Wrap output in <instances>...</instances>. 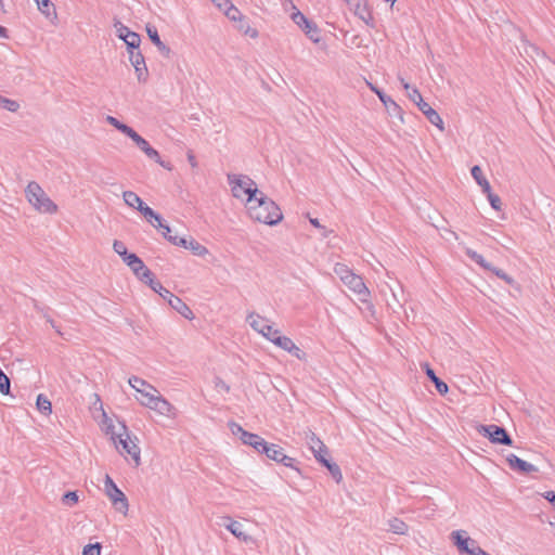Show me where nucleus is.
<instances>
[{
    "label": "nucleus",
    "instance_id": "obj_1",
    "mask_svg": "<svg viewBox=\"0 0 555 555\" xmlns=\"http://www.w3.org/2000/svg\"><path fill=\"white\" fill-rule=\"evenodd\" d=\"M246 208L253 220L268 225H275L283 218L280 207L261 191L251 199H246Z\"/></svg>",
    "mask_w": 555,
    "mask_h": 555
},
{
    "label": "nucleus",
    "instance_id": "obj_2",
    "mask_svg": "<svg viewBox=\"0 0 555 555\" xmlns=\"http://www.w3.org/2000/svg\"><path fill=\"white\" fill-rule=\"evenodd\" d=\"M28 203L40 214H55L57 205L47 195L39 183L31 181L25 189Z\"/></svg>",
    "mask_w": 555,
    "mask_h": 555
},
{
    "label": "nucleus",
    "instance_id": "obj_3",
    "mask_svg": "<svg viewBox=\"0 0 555 555\" xmlns=\"http://www.w3.org/2000/svg\"><path fill=\"white\" fill-rule=\"evenodd\" d=\"M228 182L235 198L243 199L244 196H247L251 199L260 193L255 181L248 176L230 173L228 175Z\"/></svg>",
    "mask_w": 555,
    "mask_h": 555
},
{
    "label": "nucleus",
    "instance_id": "obj_4",
    "mask_svg": "<svg viewBox=\"0 0 555 555\" xmlns=\"http://www.w3.org/2000/svg\"><path fill=\"white\" fill-rule=\"evenodd\" d=\"M140 404L157 412L160 415L167 417L176 416V408L167 399H165L159 393V391L150 396L147 400H140Z\"/></svg>",
    "mask_w": 555,
    "mask_h": 555
},
{
    "label": "nucleus",
    "instance_id": "obj_5",
    "mask_svg": "<svg viewBox=\"0 0 555 555\" xmlns=\"http://www.w3.org/2000/svg\"><path fill=\"white\" fill-rule=\"evenodd\" d=\"M104 487L105 493L112 501L115 508L119 512L126 513L129 506L128 500L108 475L105 477Z\"/></svg>",
    "mask_w": 555,
    "mask_h": 555
},
{
    "label": "nucleus",
    "instance_id": "obj_6",
    "mask_svg": "<svg viewBox=\"0 0 555 555\" xmlns=\"http://www.w3.org/2000/svg\"><path fill=\"white\" fill-rule=\"evenodd\" d=\"M479 434L488 437L492 443L512 446L513 440L505 428L498 425H481L478 429Z\"/></svg>",
    "mask_w": 555,
    "mask_h": 555
},
{
    "label": "nucleus",
    "instance_id": "obj_7",
    "mask_svg": "<svg viewBox=\"0 0 555 555\" xmlns=\"http://www.w3.org/2000/svg\"><path fill=\"white\" fill-rule=\"evenodd\" d=\"M343 283L354 294L359 296V300L362 302H367L370 297V291L366 287L363 279L352 272L350 275H347Z\"/></svg>",
    "mask_w": 555,
    "mask_h": 555
},
{
    "label": "nucleus",
    "instance_id": "obj_8",
    "mask_svg": "<svg viewBox=\"0 0 555 555\" xmlns=\"http://www.w3.org/2000/svg\"><path fill=\"white\" fill-rule=\"evenodd\" d=\"M261 454H264L268 459L281 463L286 467H293L295 461L293 457L286 455L280 446L274 443L267 442Z\"/></svg>",
    "mask_w": 555,
    "mask_h": 555
},
{
    "label": "nucleus",
    "instance_id": "obj_9",
    "mask_svg": "<svg viewBox=\"0 0 555 555\" xmlns=\"http://www.w3.org/2000/svg\"><path fill=\"white\" fill-rule=\"evenodd\" d=\"M220 519L219 525L228 529L235 538L245 543L251 541V537L244 531V527L240 521L233 520L230 516H223Z\"/></svg>",
    "mask_w": 555,
    "mask_h": 555
},
{
    "label": "nucleus",
    "instance_id": "obj_10",
    "mask_svg": "<svg viewBox=\"0 0 555 555\" xmlns=\"http://www.w3.org/2000/svg\"><path fill=\"white\" fill-rule=\"evenodd\" d=\"M129 385L140 393V398L138 400H147V398L152 395H155L158 390L147 383L146 380L138 377V376H131L128 379Z\"/></svg>",
    "mask_w": 555,
    "mask_h": 555
},
{
    "label": "nucleus",
    "instance_id": "obj_11",
    "mask_svg": "<svg viewBox=\"0 0 555 555\" xmlns=\"http://www.w3.org/2000/svg\"><path fill=\"white\" fill-rule=\"evenodd\" d=\"M451 539L461 553L470 555L472 547L477 543L474 539L469 538L464 530H455L451 533Z\"/></svg>",
    "mask_w": 555,
    "mask_h": 555
},
{
    "label": "nucleus",
    "instance_id": "obj_12",
    "mask_svg": "<svg viewBox=\"0 0 555 555\" xmlns=\"http://www.w3.org/2000/svg\"><path fill=\"white\" fill-rule=\"evenodd\" d=\"M171 244L190 249L195 256L199 257H204L209 253L204 245L193 238L188 240L183 237H173V240H171Z\"/></svg>",
    "mask_w": 555,
    "mask_h": 555
},
{
    "label": "nucleus",
    "instance_id": "obj_13",
    "mask_svg": "<svg viewBox=\"0 0 555 555\" xmlns=\"http://www.w3.org/2000/svg\"><path fill=\"white\" fill-rule=\"evenodd\" d=\"M506 461L512 469L519 470L525 474L537 473L539 469L537 466L521 460L515 454H509Z\"/></svg>",
    "mask_w": 555,
    "mask_h": 555
},
{
    "label": "nucleus",
    "instance_id": "obj_14",
    "mask_svg": "<svg viewBox=\"0 0 555 555\" xmlns=\"http://www.w3.org/2000/svg\"><path fill=\"white\" fill-rule=\"evenodd\" d=\"M417 107L426 116L429 122L438 127L441 131L444 129L440 115L428 103L423 100L417 104Z\"/></svg>",
    "mask_w": 555,
    "mask_h": 555
},
{
    "label": "nucleus",
    "instance_id": "obj_15",
    "mask_svg": "<svg viewBox=\"0 0 555 555\" xmlns=\"http://www.w3.org/2000/svg\"><path fill=\"white\" fill-rule=\"evenodd\" d=\"M146 33L151 41L157 47L158 51L166 57L170 56L171 50L166 46L158 35L157 28L151 24L146 25Z\"/></svg>",
    "mask_w": 555,
    "mask_h": 555
},
{
    "label": "nucleus",
    "instance_id": "obj_16",
    "mask_svg": "<svg viewBox=\"0 0 555 555\" xmlns=\"http://www.w3.org/2000/svg\"><path fill=\"white\" fill-rule=\"evenodd\" d=\"M170 307L175 309L178 313H180L182 317H184L188 320L194 319V313L190 309V307L178 296L176 295H169V302Z\"/></svg>",
    "mask_w": 555,
    "mask_h": 555
},
{
    "label": "nucleus",
    "instance_id": "obj_17",
    "mask_svg": "<svg viewBox=\"0 0 555 555\" xmlns=\"http://www.w3.org/2000/svg\"><path fill=\"white\" fill-rule=\"evenodd\" d=\"M354 14L361 18L367 26L373 27V16L366 1L358 0L354 5Z\"/></svg>",
    "mask_w": 555,
    "mask_h": 555
},
{
    "label": "nucleus",
    "instance_id": "obj_18",
    "mask_svg": "<svg viewBox=\"0 0 555 555\" xmlns=\"http://www.w3.org/2000/svg\"><path fill=\"white\" fill-rule=\"evenodd\" d=\"M288 8L292 9L291 18L296 25H298L300 28L304 26L310 27V21L306 18V16L295 7L292 1L284 3V10L287 11Z\"/></svg>",
    "mask_w": 555,
    "mask_h": 555
},
{
    "label": "nucleus",
    "instance_id": "obj_19",
    "mask_svg": "<svg viewBox=\"0 0 555 555\" xmlns=\"http://www.w3.org/2000/svg\"><path fill=\"white\" fill-rule=\"evenodd\" d=\"M370 87L371 90L376 93V95L379 98L390 114L401 113L400 106L390 96L385 94L382 90L373 87L372 85H370Z\"/></svg>",
    "mask_w": 555,
    "mask_h": 555
},
{
    "label": "nucleus",
    "instance_id": "obj_20",
    "mask_svg": "<svg viewBox=\"0 0 555 555\" xmlns=\"http://www.w3.org/2000/svg\"><path fill=\"white\" fill-rule=\"evenodd\" d=\"M149 158L155 160L160 166L168 168L169 167L162 160L159 153L150 145V143L143 138L142 141H139L137 145Z\"/></svg>",
    "mask_w": 555,
    "mask_h": 555
},
{
    "label": "nucleus",
    "instance_id": "obj_21",
    "mask_svg": "<svg viewBox=\"0 0 555 555\" xmlns=\"http://www.w3.org/2000/svg\"><path fill=\"white\" fill-rule=\"evenodd\" d=\"M119 443L122 446V450H125V452L133 459L135 464L139 465L140 464V448L133 441H131L128 436L126 439H122L120 437Z\"/></svg>",
    "mask_w": 555,
    "mask_h": 555
},
{
    "label": "nucleus",
    "instance_id": "obj_22",
    "mask_svg": "<svg viewBox=\"0 0 555 555\" xmlns=\"http://www.w3.org/2000/svg\"><path fill=\"white\" fill-rule=\"evenodd\" d=\"M244 444H247L251 448H254L257 452L261 453L263 448H266L267 441L261 438L257 434H244V438L242 441Z\"/></svg>",
    "mask_w": 555,
    "mask_h": 555
},
{
    "label": "nucleus",
    "instance_id": "obj_23",
    "mask_svg": "<svg viewBox=\"0 0 555 555\" xmlns=\"http://www.w3.org/2000/svg\"><path fill=\"white\" fill-rule=\"evenodd\" d=\"M246 321L250 325V327L257 333H263L264 326L268 323V320L256 312H250L247 315Z\"/></svg>",
    "mask_w": 555,
    "mask_h": 555
},
{
    "label": "nucleus",
    "instance_id": "obj_24",
    "mask_svg": "<svg viewBox=\"0 0 555 555\" xmlns=\"http://www.w3.org/2000/svg\"><path fill=\"white\" fill-rule=\"evenodd\" d=\"M426 375L435 384L436 390L440 395L443 396L448 392V390H449L448 385L436 375L434 370L428 364H426Z\"/></svg>",
    "mask_w": 555,
    "mask_h": 555
},
{
    "label": "nucleus",
    "instance_id": "obj_25",
    "mask_svg": "<svg viewBox=\"0 0 555 555\" xmlns=\"http://www.w3.org/2000/svg\"><path fill=\"white\" fill-rule=\"evenodd\" d=\"M473 178L481 186L482 192L489 193L491 190L489 181L483 177L482 170L479 166H474L470 170Z\"/></svg>",
    "mask_w": 555,
    "mask_h": 555
},
{
    "label": "nucleus",
    "instance_id": "obj_26",
    "mask_svg": "<svg viewBox=\"0 0 555 555\" xmlns=\"http://www.w3.org/2000/svg\"><path fill=\"white\" fill-rule=\"evenodd\" d=\"M400 82L403 89L406 91L408 98L414 102L416 105L423 101V98L417 90V88L412 87L409 82H406L403 78H400Z\"/></svg>",
    "mask_w": 555,
    "mask_h": 555
},
{
    "label": "nucleus",
    "instance_id": "obj_27",
    "mask_svg": "<svg viewBox=\"0 0 555 555\" xmlns=\"http://www.w3.org/2000/svg\"><path fill=\"white\" fill-rule=\"evenodd\" d=\"M122 198L126 205L137 210H139V207L143 204V201L140 198V196L132 191H125L122 193Z\"/></svg>",
    "mask_w": 555,
    "mask_h": 555
},
{
    "label": "nucleus",
    "instance_id": "obj_28",
    "mask_svg": "<svg viewBox=\"0 0 555 555\" xmlns=\"http://www.w3.org/2000/svg\"><path fill=\"white\" fill-rule=\"evenodd\" d=\"M465 254L467 255V257L469 259H472L474 262L479 264L485 270L492 269V264L490 262H488L480 254L473 250L472 248H466Z\"/></svg>",
    "mask_w": 555,
    "mask_h": 555
},
{
    "label": "nucleus",
    "instance_id": "obj_29",
    "mask_svg": "<svg viewBox=\"0 0 555 555\" xmlns=\"http://www.w3.org/2000/svg\"><path fill=\"white\" fill-rule=\"evenodd\" d=\"M36 405L38 411L43 415H49L52 412L51 401L42 393L38 395Z\"/></svg>",
    "mask_w": 555,
    "mask_h": 555
},
{
    "label": "nucleus",
    "instance_id": "obj_30",
    "mask_svg": "<svg viewBox=\"0 0 555 555\" xmlns=\"http://www.w3.org/2000/svg\"><path fill=\"white\" fill-rule=\"evenodd\" d=\"M308 444L312 453L320 452V451H326V446L323 443V441L320 440L319 437L315 436L314 433H310L308 436Z\"/></svg>",
    "mask_w": 555,
    "mask_h": 555
},
{
    "label": "nucleus",
    "instance_id": "obj_31",
    "mask_svg": "<svg viewBox=\"0 0 555 555\" xmlns=\"http://www.w3.org/2000/svg\"><path fill=\"white\" fill-rule=\"evenodd\" d=\"M388 525H389V529L393 532V533H397V534H405L406 531H408V525L399 519V518H391L389 521H388Z\"/></svg>",
    "mask_w": 555,
    "mask_h": 555
},
{
    "label": "nucleus",
    "instance_id": "obj_32",
    "mask_svg": "<svg viewBox=\"0 0 555 555\" xmlns=\"http://www.w3.org/2000/svg\"><path fill=\"white\" fill-rule=\"evenodd\" d=\"M38 10L48 18L56 17L55 7L50 0H40Z\"/></svg>",
    "mask_w": 555,
    "mask_h": 555
},
{
    "label": "nucleus",
    "instance_id": "obj_33",
    "mask_svg": "<svg viewBox=\"0 0 555 555\" xmlns=\"http://www.w3.org/2000/svg\"><path fill=\"white\" fill-rule=\"evenodd\" d=\"M138 279L141 282L147 284L152 289H156V287L162 289L160 282L154 280V274H153V272L150 269L144 271L140 276H138Z\"/></svg>",
    "mask_w": 555,
    "mask_h": 555
},
{
    "label": "nucleus",
    "instance_id": "obj_34",
    "mask_svg": "<svg viewBox=\"0 0 555 555\" xmlns=\"http://www.w3.org/2000/svg\"><path fill=\"white\" fill-rule=\"evenodd\" d=\"M124 42L127 44L128 50L139 49L141 43L140 36L134 31H127L124 38Z\"/></svg>",
    "mask_w": 555,
    "mask_h": 555
},
{
    "label": "nucleus",
    "instance_id": "obj_35",
    "mask_svg": "<svg viewBox=\"0 0 555 555\" xmlns=\"http://www.w3.org/2000/svg\"><path fill=\"white\" fill-rule=\"evenodd\" d=\"M227 17L234 22H240L243 18L242 13L231 2L222 10Z\"/></svg>",
    "mask_w": 555,
    "mask_h": 555
},
{
    "label": "nucleus",
    "instance_id": "obj_36",
    "mask_svg": "<svg viewBox=\"0 0 555 555\" xmlns=\"http://www.w3.org/2000/svg\"><path fill=\"white\" fill-rule=\"evenodd\" d=\"M0 107L9 112L15 113L20 109V103L15 100H11L9 98L0 95Z\"/></svg>",
    "mask_w": 555,
    "mask_h": 555
},
{
    "label": "nucleus",
    "instance_id": "obj_37",
    "mask_svg": "<svg viewBox=\"0 0 555 555\" xmlns=\"http://www.w3.org/2000/svg\"><path fill=\"white\" fill-rule=\"evenodd\" d=\"M128 53H129V61L132 64V66L143 65V63H145L144 56L139 51V49H130V50H128Z\"/></svg>",
    "mask_w": 555,
    "mask_h": 555
},
{
    "label": "nucleus",
    "instance_id": "obj_38",
    "mask_svg": "<svg viewBox=\"0 0 555 555\" xmlns=\"http://www.w3.org/2000/svg\"><path fill=\"white\" fill-rule=\"evenodd\" d=\"M238 23L240 24H238L237 28L242 33H244V35H247L250 38H256L258 36V31L255 28H251L247 21L242 18Z\"/></svg>",
    "mask_w": 555,
    "mask_h": 555
},
{
    "label": "nucleus",
    "instance_id": "obj_39",
    "mask_svg": "<svg viewBox=\"0 0 555 555\" xmlns=\"http://www.w3.org/2000/svg\"><path fill=\"white\" fill-rule=\"evenodd\" d=\"M273 344L275 346H278L279 348L285 350V351H288L289 348H292V345L294 344V341L287 337V336H276L275 337V340H273Z\"/></svg>",
    "mask_w": 555,
    "mask_h": 555
},
{
    "label": "nucleus",
    "instance_id": "obj_40",
    "mask_svg": "<svg viewBox=\"0 0 555 555\" xmlns=\"http://www.w3.org/2000/svg\"><path fill=\"white\" fill-rule=\"evenodd\" d=\"M306 35L313 41V42H319L320 41V35H319V30H318V27L314 23L310 22V27H306L304 26L301 28Z\"/></svg>",
    "mask_w": 555,
    "mask_h": 555
},
{
    "label": "nucleus",
    "instance_id": "obj_41",
    "mask_svg": "<svg viewBox=\"0 0 555 555\" xmlns=\"http://www.w3.org/2000/svg\"><path fill=\"white\" fill-rule=\"evenodd\" d=\"M325 467L328 469L331 476L334 478L336 482L341 481L343 474L339 466L336 463L330 462Z\"/></svg>",
    "mask_w": 555,
    "mask_h": 555
},
{
    "label": "nucleus",
    "instance_id": "obj_42",
    "mask_svg": "<svg viewBox=\"0 0 555 555\" xmlns=\"http://www.w3.org/2000/svg\"><path fill=\"white\" fill-rule=\"evenodd\" d=\"M11 382L8 375L0 369V392L2 395L10 393Z\"/></svg>",
    "mask_w": 555,
    "mask_h": 555
},
{
    "label": "nucleus",
    "instance_id": "obj_43",
    "mask_svg": "<svg viewBox=\"0 0 555 555\" xmlns=\"http://www.w3.org/2000/svg\"><path fill=\"white\" fill-rule=\"evenodd\" d=\"M334 272L336 275L339 276V279L341 280V282L344 281V279L347 276V275H350L353 271L350 270L346 264L344 263H336V266L334 267Z\"/></svg>",
    "mask_w": 555,
    "mask_h": 555
},
{
    "label": "nucleus",
    "instance_id": "obj_44",
    "mask_svg": "<svg viewBox=\"0 0 555 555\" xmlns=\"http://www.w3.org/2000/svg\"><path fill=\"white\" fill-rule=\"evenodd\" d=\"M264 338L273 343L275 340L276 336H280V331L276 328H273L270 324H266L263 333H260Z\"/></svg>",
    "mask_w": 555,
    "mask_h": 555
},
{
    "label": "nucleus",
    "instance_id": "obj_45",
    "mask_svg": "<svg viewBox=\"0 0 555 555\" xmlns=\"http://www.w3.org/2000/svg\"><path fill=\"white\" fill-rule=\"evenodd\" d=\"M138 211H140L144 216L147 222L154 224L152 218H156V212L151 207L143 203L142 206L139 207Z\"/></svg>",
    "mask_w": 555,
    "mask_h": 555
},
{
    "label": "nucleus",
    "instance_id": "obj_46",
    "mask_svg": "<svg viewBox=\"0 0 555 555\" xmlns=\"http://www.w3.org/2000/svg\"><path fill=\"white\" fill-rule=\"evenodd\" d=\"M135 70L137 78L140 82H145L149 76L147 67L145 63L143 65L133 66Z\"/></svg>",
    "mask_w": 555,
    "mask_h": 555
},
{
    "label": "nucleus",
    "instance_id": "obj_47",
    "mask_svg": "<svg viewBox=\"0 0 555 555\" xmlns=\"http://www.w3.org/2000/svg\"><path fill=\"white\" fill-rule=\"evenodd\" d=\"M487 271L494 273L498 278L504 280L509 285L514 284V279L506 274L502 269L492 266V269H487Z\"/></svg>",
    "mask_w": 555,
    "mask_h": 555
},
{
    "label": "nucleus",
    "instance_id": "obj_48",
    "mask_svg": "<svg viewBox=\"0 0 555 555\" xmlns=\"http://www.w3.org/2000/svg\"><path fill=\"white\" fill-rule=\"evenodd\" d=\"M486 194H487V197H488V201H489L491 207L495 210H501L502 202H501L500 196L492 193L491 190L489 191V193H486Z\"/></svg>",
    "mask_w": 555,
    "mask_h": 555
},
{
    "label": "nucleus",
    "instance_id": "obj_49",
    "mask_svg": "<svg viewBox=\"0 0 555 555\" xmlns=\"http://www.w3.org/2000/svg\"><path fill=\"white\" fill-rule=\"evenodd\" d=\"M62 502L68 506H73L78 502V494L76 491H68L66 492L63 498Z\"/></svg>",
    "mask_w": 555,
    "mask_h": 555
},
{
    "label": "nucleus",
    "instance_id": "obj_50",
    "mask_svg": "<svg viewBox=\"0 0 555 555\" xmlns=\"http://www.w3.org/2000/svg\"><path fill=\"white\" fill-rule=\"evenodd\" d=\"M230 430L233 435L238 436L241 441H243L244 434H250L249 431L243 429V427L234 422L229 424Z\"/></svg>",
    "mask_w": 555,
    "mask_h": 555
},
{
    "label": "nucleus",
    "instance_id": "obj_51",
    "mask_svg": "<svg viewBox=\"0 0 555 555\" xmlns=\"http://www.w3.org/2000/svg\"><path fill=\"white\" fill-rule=\"evenodd\" d=\"M122 261L129 267L132 268L133 266L138 264V261L140 258L132 253H126V255L121 256Z\"/></svg>",
    "mask_w": 555,
    "mask_h": 555
},
{
    "label": "nucleus",
    "instance_id": "obj_52",
    "mask_svg": "<svg viewBox=\"0 0 555 555\" xmlns=\"http://www.w3.org/2000/svg\"><path fill=\"white\" fill-rule=\"evenodd\" d=\"M101 553V544L94 543V544H88L83 547V555H100Z\"/></svg>",
    "mask_w": 555,
    "mask_h": 555
},
{
    "label": "nucleus",
    "instance_id": "obj_53",
    "mask_svg": "<svg viewBox=\"0 0 555 555\" xmlns=\"http://www.w3.org/2000/svg\"><path fill=\"white\" fill-rule=\"evenodd\" d=\"M106 121L122 133L128 128V125L120 122L117 118L113 116H107Z\"/></svg>",
    "mask_w": 555,
    "mask_h": 555
},
{
    "label": "nucleus",
    "instance_id": "obj_54",
    "mask_svg": "<svg viewBox=\"0 0 555 555\" xmlns=\"http://www.w3.org/2000/svg\"><path fill=\"white\" fill-rule=\"evenodd\" d=\"M114 27L116 29L117 37L124 41L126 33L130 31V29L119 21L114 23Z\"/></svg>",
    "mask_w": 555,
    "mask_h": 555
},
{
    "label": "nucleus",
    "instance_id": "obj_55",
    "mask_svg": "<svg viewBox=\"0 0 555 555\" xmlns=\"http://www.w3.org/2000/svg\"><path fill=\"white\" fill-rule=\"evenodd\" d=\"M315 460L321 463L323 466H326L331 461L327 459L328 456V449L326 448V451H320L313 453Z\"/></svg>",
    "mask_w": 555,
    "mask_h": 555
},
{
    "label": "nucleus",
    "instance_id": "obj_56",
    "mask_svg": "<svg viewBox=\"0 0 555 555\" xmlns=\"http://www.w3.org/2000/svg\"><path fill=\"white\" fill-rule=\"evenodd\" d=\"M287 352L296 357L298 360H306V352H304L295 343Z\"/></svg>",
    "mask_w": 555,
    "mask_h": 555
},
{
    "label": "nucleus",
    "instance_id": "obj_57",
    "mask_svg": "<svg viewBox=\"0 0 555 555\" xmlns=\"http://www.w3.org/2000/svg\"><path fill=\"white\" fill-rule=\"evenodd\" d=\"M124 134L129 137L137 145L139 144V141L143 140V137H141L137 131H134L131 127L128 126V128L125 130Z\"/></svg>",
    "mask_w": 555,
    "mask_h": 555
},
{
    "label": "nucleus",
    "instance_id": "obj_58",
    "mask_svg": "<svg viewBox=\"0 0 555 555\" xmlns=\"http://www.w3.org/2000/svg\"><path fill=\"white\" fill-rule=\"evenodd\" d=\"M113 249L116 254H118L120 257L122 255H126V253L128 251L127 250V247L126 245L124 244V242L121 241H118V240H115L114 243H113Z\"/></svg>",
    "mask_w": 555,
    "mask_h": 555
},
{
    "label": "nucleus",
    "instance_id": "obj_59",
    "mask_svg": "<svg viewBox=\"0 0 555 555\" xmlns=\"http://www.w3.org/2000/svg\"><path fill=\"white\" fill-rule=\"evenodd\" d=\"M152 221L154 222V224H152L153 227L159 230H166L167 232H170L169 225L163 222V219L159 214L156 212V218H152Z\"/></svg>",
    "mask_w": 555,
    "mask_h": 555
},
{
    "label": "nucleus",
    "instance_id": "obj_60",
    "mask_svg": "<svg viewBox=\"0 0 555 555\" xmlns=\"http://www.w3.org/2000/svg\"><path fill=\"white\" fill-rule=\"evenodd\" d=\"M130 269L137 278L140 276L144 271L149 270V268L144 264L141 258L138 261V264L133 266Z\"/></svg>",
    "mask_w": 555,
    "mask_h": 555
},
{
    "label": "nucleus",
    "instance_id": "obj_61",
    "mask_svg": "<svg viewBox=\"0 0 555 555\" xmlns=\"http://www.w3.org/2000/svg\"><path fill=\"white\" fill-rule=\"evenodd\" d=\"M155 293L159 294V296H162L165 300H167L169 302V295H173L170 291H168L167 288H165L163 285H162V289H159L158 287H156V289H153Z\"/></svg>",
    "mask_w": 555,
    "mask_h": 555
},
{
    "label": "nucleus",
    "instance_id": "obj_62",
    "mask_svg": "<svg viewBox=\"0 0 555 555\" xmlns=\"http://www.w3.org/2000/svg\"><path fill=\"white\" fill-rule=\"evenodd\" d=\"M470 555H490L488 552L483 551L477 543L472 547Z\"/></svg>",
    "mask_w": 555,
    "mask_h": 555
},
{
    "label": "nucleus",
    "instance_id": "obj_63",
    "mask_svg": "<svg viewBox=\"0 0 555 555\" xmlns=\"http://www.w3.org/2000/svg\"><path fill=\"white\" fill-rule=\"evenodd\" d=\"M215 3L220 10H223L231 1L230 0H210Z\"/></svg>",
    "mask_w": 555,
    "mask_h": 555
},
{
    "label": "nucleus",
    "instance_id": "obj_64",
    "mask_svg": "<svg viewBox=\"0 0 555 555\" xmlns=\"http://www.w3.org/2000/svg\"><path fill=\"white\" fill-rule=\"evenodd\" d=\"M544 499L551 502L552 504H555V493L553 491H547L543 494Z\"/></svg>",
    "mask_w": 555,
    "mask_h": 555
}]
</instances>
